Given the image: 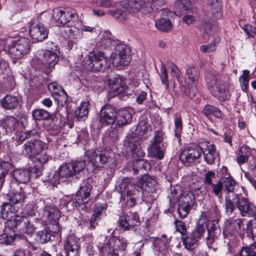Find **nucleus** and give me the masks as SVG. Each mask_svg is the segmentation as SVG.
<instances>
[{
	"instance_id": "obj_1",
	"label": "nucleus",
	"mask_w": 256,
	"mask_h": 256,
	"mask_svg": "<svg viewBox=\"0 0 256 256\" xmlns=\"http://www.w3.org/2000/svg\"><path fill=\"white\" fill-rule=\"evenodd\" d=\"M114 9L108 10L107 14L120 22L126 20V12L134 15L138 12L143 14L150 12L151 8L148 7L145 0H124L114 3Z\"/></svg>"
},
{
	"instance_id": "obj_2",
	"label": "nucleus",
	"mask_w": 256,
	"mask_h": 256,
	"mask_svg": "<svg viewBox=\"0 0 256 256\" xmlns=\"http://www.w3.org/2000/svg\"><path fill=\"white\" fill-rule=\"evenodd\" d=\"M118 42L113 40L109 31H105L101 40L97 44L98 47L103 48H110L116 44V50L111 55V60L115 66H126L130 62L131 58L128 52V49L123 44H117Z\"/></svg>"
},
{
	"instance_id": "obj_3",
	"label": "nucleus",
	"mask_w": 256,
	"mask_h": 256,
	"mask_svg": "<svg viewBox=\"0 0 256 256\" xmlns=\"http://www.w3.org/2000/svg\"><path fill=\"white\" fill-rule=\"evenodd\" d=\"M83 66L87 70L104 72L110 67V64L103 52L94 50L84 58Z\"/></svg>"
},
{
	"instance_id": "obj_4",
	"label": "nucleus",
	"mask_w": 256,
	"mask_h": 256,
	"mask_svg": "<svg viewBox=\"0 0 256 256\" xmlns=\"http://www.w3.org/2000/svg\"><path fill=\"white\" fill-rule=\"evenodd\" d=\"M119 187L121 192L125 193L122 196V202L129 208L134 206L136 203V199L142 194L140 186L132 184L130 178H124L122 180Z\"/></svg>"
},
{
	"instance_id": "obj_5",
	"label": "nucleus",
	"mask_w": 256,
	"mask_h": 256,
	"mask_svg": "<svg viewBox=\"0 0 256 256\" xmlns=\"http://www.w3.org/2000/svg\"><path fill=\"white\" fill-rule=\"evenodd\" d=\"M137 139L134 136L128 138L127 140L128 148L132 152L134 158L133 170L135 171L144 170H147L150 168V164L142 158L145 154L142 150Z\"/></svg>"
},
{
	"instance_id": "obj_6",
	"label": "nucleus",
	"mask_w": 256,
	"mask_h": 256,
	"mask_svg": "<svg viewBox=\"0 0 256 256\" xmlns=\"http://www.w3.org/2000/svg\"><path fill=\"white\" fill-rule=\"evenodd\" d=\"M206 81L209 88H213L216 86V90L213 94L220 100H226L230 96L229 90L226 87L225 84L220 82L218 83V78L216 74L212 72H207L206 74Z\"/></svg>"
},
{
	"instance_id": "obj_7",
	"label": "nucleus",
	"mask_w": 256,
	"mask_h": 256,
	"mask_svg": "<svg viewBox=\"0 0 256 256\" xmlns=\"http://www.w3.org/2000/svg\"><path fill=\"white\" fill-rule=\"evenodd\" d=\"M221 182L222 184V187H224V190L226 192L225 196L226 212L228 214H231L235 209V205L232 200L233 198L237 194L234 192L236 182L232 177L228 176L222 178Z\"/></svg>"
},
{
	"instance_id": "obj_8",
	"label": "nucleus",
	"mask_w": 256,
	"mask_h": 256,
	"mask_svg": "<svg viewBox=\"0 0 256 256\" xmlns=\"http://www.w3.org/2000/svg\"><path fill=\"white\" fill-rule=\"evenodd\" d=\"M114 155L112 150L106 148L96 150H89L86 152V156L89 161L96 167H100L111 161L114 158Z\"/></svg>"
},
{
	"instance_id": "obj_9",
	"label": "nucleus",
	"mask_w": 256,
	"mask_h": 256,
	"mask_svg": "<svg viewBox=\"0 0 256 256\" xmlns=\"http://www.w3.org/2000/svg\"><path fill=\"white\" fill-rule=\"evenodd\" d=\"M52 16L60 26L67 24L68 27L72 26L74 22L78 19L76 10L69 8L64 10L55 8Z\"/></svg>"
},
{
	"instance_id": "obj_10",
	"label": "nucleus",
	"mask_w": 256,
	"mask_h": 256,
	"mask_svg": "<svg viewBox=\"0 0 256 256\" xmlns=\"http://www.w3.org/2000/svg\"><path fill=\"white\" fill-rule=\"evenodd\" d=\"M86 162L84 160H74L62 164L58 168V175L60 178L68 179L76 176L84 170Z\"/></svg>"
},
{
	"instance_id": "obj_11",
	"label": "nucleus",
	"mask_w": 256,
	"mask_h": 256,
	"mask_svg": "<svg viewBox=\"0 0 256 256\" xmlns=\"http://www.w3.org/2000/svg\"><path fill=\"white\" fill-rule=\"evenodd\" d=\"M19 214L18 209L8 202H4L0 206V218L7 220L12 227L20 224L22 216Z\"/></svg>"
},
{
	"instance_id": "obj_12",
	"label": "nucleus",
	"mask_w": 256,
	"mask_h": 256,
	"mask_svg": "<svg viewBox=\"0 0 256 256\" xmlns=\"http://www.w3.org/2000/svg\"><path fill=\"white\" fill-rule=\"evenodd\" d=\"M46 48L47 49L43 54L42 64L50 72L54 68V66L59 60L58 56V46L52 42H48Z\"/></svg>"
},
{
	"instance_id": "obj_13",
	"label": "nucleus",
	"mask_w": 256,
	"mask_h": 256,
	"mask_svg": "<svg viewBox=\"0 0 256 256\" xmlns=\"http://www.w3.org/2000/svg\"><path fill=\"white\" fill-rule=\"evenodd\" d=\"M8 46L12 56L16 58H20L29 52L30 42L26 38H20L9 44Z\"/></svg>"
},
{
	"instance_id": "obj_14",
	"label": "nucleus",
	"mask_w": 256,
	"mask_h": 256,
	"mask_svg": "<svg viewBox=\"0 0 256 256\" xmlns=\"http://www.w3.org/2000/svg\"><path fill=\"white\" fill-rule=\"evenodd\" d=\"M233 202L243 216H254L256 214L255 206L241 194H236L233 198Z\"/></svg>"
},
{
	"instance_id": "obj_15",
	"label": "nucleus",
	"mask_w": 256,
	"mask_h": 256,
	"mask_svg": "<svg viewBox=\"0 0 256 256\" xmlns=\"http://www.w3.org/2000/svg\"><path fill=\"white\" fill-rule=\"evenodd\" d=\"M199 77V72L196 68L190 66L188 68L185 76V82L188 86H190V88H189L185 93L191 98L195 96L198 92L196 84Z\"/></svg>"
},
{
	"instance_id": "obj_16",
	"label": "nucleus",
	"mask_w": 256,
	"mask_h": 256,
	"mask_svg": "<svg viewBox=\"0 0 256 256\" xmlns=\"http://www.w3.org/2000/svg\"><path fill=\"white\" fill-rule=\"evenodd\" d=\"M117 113V110L114 106L110 104L104 105L101 108L98 118L101 126L113 124L116 120Z\"/></svg>"
},
{
	"instance_id": "obj_17",
	"label": "nucleus",
	"mask_w": 256,
	"mask_h": 256,
	"mask_svg": "<svg viewBox=\"0 0 256 256\" xmlns=\"http://www.w3.org/2000/svg\"><path fill=\"white\" fill-rule=\"evenodd\" d=\"M29 32L33 39L42 42L47 38L48 30L42 23L34 20L31 22Z\"/></svg>"
},
{
	"instance_id": "obj_18",
	"label": "nucleus",
	"mask_w": 256,
	"mask_h": 256,
	"mask_svg": "<svg viewBox=\"0 0 256 256\" xmlns=\"http://www.w3.org/2000/svg\"><path fill=\"white\" fill-rule=\"evenodd\" d=\"M44 146V143L40 140H30L23 145L22 153L28 157L36 156L42 152Z\"/></svg>"
},
{
	"instance_id": "obj_19",
	"label": "nucleus",
	"mask_w": 256,
	"mask_h": 256,
	"mask_svg": "<svg viewBox=\"0 0 256 256\" xmlns=\"http://www.w3.org/2000/svg\"><path fill=\"white\" fill-rule=\"evenodd\" d=\"M201 156V150L198 147H190L183 150L179 156L180 160L183 162L191 164Z\"/></svg>"
},
{
	"instance_id": "obj_20",
	"label": "nucleus",
	"mask_w": 256,
	"mask_h": 256,
	"mask_svg": "<svg viewBox=\"0 0 256 256\" xmlns=\"http://www.w3.org/2000/svg\"><path fill=\"white\" fill-rule=\"evenodd\" d=\"M162 140L161 132H157L154 136V140L148 148V154L152 157L162 159L164 157L163 150L160 148Z\"/></svg>"
},
{
	"instance_id": "obj_21",
	"label": "nucleus",
	"mask_w": 256,
	"mask_h": 256,
	"mask_svg": "<svg viewBox=\"0 0 256 256\" xmlns=\"http://www.w3.org/2000/svg\"><path fill=\"white\" fill-rule=\"evenodd\" d=\"M91 188L92 186L89 185H85L80 188L73 200L74 206L77 208L82 205H84L89 202Z\"/></svg>"
},
{
	"instance_id": "obj_22",
	"label": "nucleus",
	"mask_w": 256,
	"mask_h": 256,
	"mask_svg": "<svg viewBox=\"0 0 256 256\" xmlns=\"http://www.w3.org/2000/svg\"><path fill=\"white\" fill-rule=\"evenodd\" d=\"M25 214L28 216H22L20 224H22V230L28 234L34 232L36 227L32 223L30 218L34 215V211L31 209V206L28 205L25 208Z\"/></svg>"
},
{
	"instance_id": "obj_23",
	"label": "nucleus",
	"mask_w": 256,
	"mask_h": 256,
	"mask_svg": "<svg viewBox=\"0 0 256 256\" xmlns=\"http://www.w3.org/2000/svg\"><path fill=\"white\" fill-rule=\"evenodd\" d=\"M200 150L204 154L205 162L208 164H213L218 156L215 146L210 142H205L202 144Z\"/></svg>"
},
{
	"instance_id": "obj_24",
	"label": "nucleus",
	"mask_w": 256,
	"mask_h": 256,
	"mask_svg": "<svg viewBox=\"0 0 256 256\" xmlns=\"http://www.w3.org/2000/svg\"><path fill=\"white\" fill-rule=\"evenodd\" d=\"M139 218L136 214H132L128 216L123 214L120 216L118 220V224L120 226L126 230L132 228L136 223L139 222Z\"/></svg>"
},
{
	"instance_id": "obj_25",
	"label": "nucleus",
	"mask_w": 256,
	"mask_h": 256,
	"mask_svg": "<svg viewBox=\"0 0 256 256\" xmlns=\"http://www.w3.org/2000/svg\"><path fill=\"white\" fill-rule=\"evenodd\" d=\"M80 248L77 238L73 236H70L64 244L66 256H78Z\"/></svg>"
},
{
	"instance_id": "obj_26",
	"label": "nucleus",
	"mask_w": 256,
	"mask_h": 256,
	"mask_svg": "<svg viewBox=\"0 0 256 256\" xmlns=\"http://www.w3.org/2000/svg\"><path fill=\"white\" fill-rule=\"evenodd\" d=\"M156 181L154 178L148 175L144 176L138 182L136 186H140L142 189L148 192H152L155 190Z\"/></svg>"
},
{
	"instance_id": "obj_27",
	"label": "nucleus",
	"mask_w": 256,
	"mask_h": 256,
	"mask_svg": "<svg viewBox=\"0 0 256 256\" xmlns=\"http://www.w3.org/2000/svg\"><path fill=\"white\" fill-rule=\"evenodd\" d=\"M0 106L8 110H13L20 106V102L18 98L12 95L7 94L0 101Z\"/></svg>"
},
{
	"instance_id": "obj_28",
	"label": "nucleus",
	"mask_w": 256,
	"mask_h": 256,
	"mask_svg": "<svg viewBox=\"0 0 256 256\" xmlns=\"http://www.w3.org/2000/svg\"><path fill=\"white\" fill-rule=\"evenodd\" d=\"M98 248L102 256H118V254L115 250L110 238L104 242H100Z\"/></svg>"
},
{
	"instance_id": "obj_29",
	"label": "nucleus",
	"mask_w": 256,
	"mask_h": 256,
	"mask_svg": "<svg viewBox=\"0 0 256 256\" xmlns=\"http://www.w3.org/2000/svg\"><path fill=\"white\" fill-rule=\"evenodd\" d=\"M109 89L110 92L114 96L124 92V84L118 76L114 78L113 80H110Z\"/></svg>"
},
{
	"instance_id": "obj_30",
	"label": "nucleus",
	"mask_w": 256,
	"mask_h": 256,
	"mask_svg": "<svg viewBox=\"0 0 256 256\" xmlns=\"http://www.w3.org/2000/svg\"><path fill=\"white\" fill-rule=\"evenodd\" d=\"M152 131L150 125L146 122H141L140 124V132L138 133V136H137V133H134L131 134L130 136L126 138V145L128 146L127 140L128 138L134 136L137 141L138 142L140 145V142L142 141L144 139L146 138L148 134L150 132Z\"/></svg>"
},
{
	"instance_id": "obj_31",
	"label": "nucleus",
	"mask_w": 256,
	"mask_h": 256,
	"mask_svg": "<svg viewBox=\"0 0 256 256\" xmlns=\"http://www.w3.org/2000/svg\"><path fill=\"white\" fill-rule=\"evenodd\" d=\"M0 124L6 132H12L16 128L18 122L15 118L12 116H6L0 120Z\"/></svg>"
},
{
	"instance_id": "obj_32",
	"label": "nucleus",
	"mask_w": 256,
	"mask_h": 256,
	"mask_svg": "<svg viewBox=\"0 0 256 256\" xmlns=\"http://www.w3.org/2000/svg\"><path fill=\"white\" fill-rule=\"evenodd\" d=\"M243 226L242 219H229L225 222L226 230L229 232H238Z\"/></svg>"
},
{
	"instance_id": "obj_33",
	"label": "nucleus",
	"mask_w": 256,
	"mask_h": 256,
	"mask_svg": "<svg viewBox=\"0 0 256 256\" xmlns=\"http://www.w3.org/2000/svg\"><path fill=\"white\" fill-rule=\"evenodd\" d=\"M30 172L28 170L17 169L14 171L13 176L16 181L26 184L30 180Z\"/></svg>"
},
{
	"instance_id": "obj_34",
	"label": "nucleus",
	"mask_w": 256,
	"mask_h": 256,
	"mask_svg": "<svg viewBox=\"0 0 256 256\" xmlns=\"http://www.w3.org/2000/svg\"><path fill=\"white\" fill-rule=\"evenodd\" d=\"M182 240L185 248L190 251H193L195 248L198 240L192 232L188 234L186 236H183Z\"/></svg>"
},
{
	"instance_id": "obj_35",
	"label": "nucleus",
	"mask_w": 256,
	"mask_h": 256,
	"mask_svg": "<svg viewBox=\"0 0 256 256\" xmlns=\"http://www.w3.org/2000/svg\"><path fill=\"white\" fill-rule=\"evenodd\" d=\"M207 226V220L206 218L199 219L195 228L192 232L198 240L203 236Z\"/></svg>"
},
{
	"instance_id": "obj_36",
	"label": "nucleus",
	"mask_w": 256,
	"mask_h": 256,
	"mask_svg": "<svg viewBox=\"0 0 256 256\" xmlns=\"http://www.w3.org/2000/svg\"><path fill=\"white\" fill-rule=\"evenodd\" d=\"M44 216L47 218L50 222L58 220L60 216L59 210L52 206H46L44 212Z\"/></svg>"
},
{
	"instance_id": "obj_37",
	"label": "nucleus",
	"mask_w": 256,
	"mask_h": 256,
	"mask_svg": "<svg viewBox=\"0 0 256 256\" xmlns=\"http://www.w3.org/2000/svg\"><path fill=\"white\" fill-rule=\"evenodd\" d=\"M7 198L9 201L8 203L14 206L15 204L23 202L25 196L24 190H20V191L10 192L7 195Z\"/></svg>"
},
{
	"instance_id": "obj_38",
	"label": "nucleus",
	"mask_w": 256,
	"mask_h": 256,
	"mask_svg": "<svg viewBox=\"0 0 256 256\" xmlns=\"http://www.w3.org/2000/svg\"><path fill=\"white\" fill-rule=\"evenodd\" d=\"M208 4L211 8L212 14L216 18L222 16V3L220 0H208Z\"/></svg>"
},
{
	"instance_id": "obj_39",
	"label": "nucleus",
	"mask_w": 256,
	"mask_h": 256,
	"mask_svg": "<svg viewBox=\"0 0 256 256\" xmlns=\"http://www.w3.org/2000/svg\"><path fill=\"white\" fill-rule=\"evenodd\" d=\"M110 242H112V246L114 248L115 250L118 252L124 251L126 250L128 242L126 239L122 237H112L110 238Z\"/></svg>"
},
{
	"instance_id": "obj_40",
	"label": "nucleus",
	"mask_w": 256,
	"mask_h": 256,
	"mask_svg": "<svg viewBox=\"0 0 256 256\" xmlns=\"http://www.w3.org/2000/svg\"><path fill=\"white\" fill-rule=\"evenodd\" d=\"M202 114L206 116L212 114L216 118H220L222 115L221 110L219 108L210 104H207L204 107Z\"/></svg>"
},
{
	"instance_id": "obj_41",
	"label": "nucleus",
	"mask_w": 256,
	"mask_h": 256,
	"mask_svg": "<svg viewBox=\"0 0 256 256\" xmlns=\"http://www.w3.org/2000/svg\"><path fill=\"white\" fill-rule=\"evenodd\" d=\"M132 119V114L128 111H122L119 117L117 118L116 126L119 127L123 126L130 123Z\"/></svg>"
},
{
	"instance_id": "obj_42",
	"label": "nucleus",
	"mask_w": 256,
	"mask_h": 256,
	"mask_svg": "<svg viewBox=\"0 0 256 256\" xmlns=\"http://www.w3.org/2000/svg\"><path fill=\"white\" fill-rule=\"evenodd\" d=\"M155 25L159 30L162 32H168L172 29L171 21L166 18H162L156 20Z\"/></svg>"
},
{
	"instance_id": "obj_43",
	"label": "nucleus",
	"mask_w": 256,
	"mask_h": 256,
	"mask_svg": "<svg viewBox=\"0 0 256 256\" xmlns=\"http://www.w3.org/2000/svg\"><path fill=\"white\" fill-rule=\"evenodd\" d=\"M180 200V203L192 207L194 204V196L190 191L184 192H183Z\"/></svg>"
},
{
	"instance_id": "obj_44",
	"label": "nucleus",
	"mask_w": 256,
	"mask_h": 256,
	"mask_svg": "<svg viewBox=\"0 0 256 256\" xmlns=\"http://www.w3.org/2000/svg\"><path fill=\"white\" fill-rule=\"evenodd\" d=\"M88 102L87 101H84L81 103L80 106H78L75 111V116L78 118L80 119L85 116H86L88 110Z\"/></svg>"
},
{
	"instance_id": "obj_45",
	"label": "nucleus",
	"mask_w": 256,
	"mask_h": 256,
	"mask_svg": "<svg viewBox=\"0 0 256 256\" xmlns=\"http://www.w3.org/2000/svg\"><path fill=\"white\" fill-rule=\"evenodd\" d=\"M206 228L208 234H212L214 236L220 234V230L219 228L217 220L207 221Z\"/></svg>"
},
{
	"instance_id": "obj_46",
	"label": "nucleus",
	"mask_w": 256,
	"mask_h": 256,
	"mask_svg": "<svg viewBox=\"0 0 256 256\" xmlns=\"http://www.w3.org/2000/svg\"><path fill=\"white\" fill-rule=\"evenodd\" d=\"M170 190V196H169L170 201L172 202H175L178 200L183 193L180 186H171Z\"/></svg>"
},
{
	"instance_id": "obj_47",
	"label": "nucleus",
	"mask_w": 256,
	"mask_h": 256,
	"mask_svg": "<svg viewBox=\"0 0 256 256\" xmlns=\"http://www.w3.org/2000/svg\"><path fill=\"white\" fill-rule=\"evenodd\" d=\"M33 118L38 120H48L50 116V112L43 109H36L32 112Z\"/></svg>"
},
{
	"instance_id": "obj_48",
	"label": "nucleus",
	"mask_w": 256,
	"mask_h": 256,
	"mask_svg": "<svg viewBox=\"0 0 256 256\" xmlns=\"http://www.w3.org/2000/svg\"><path fill=\"white\" fill-rule=\"evenodd\" d=\"M36 136H38V133L35 130L20 132L18 134L16 140L18 142H22L27 138Z\"/></svg>"
},
{
	"instance_id": "obj_49",
	"label": "nucleus",
	"mask_w": 256,
	"mask_h": 256,
	"mask_svg": "<svg viewBox=\"0 0 256 256\" xmlns=\"http://www.w3.org/2000/svg\"><path fill=\"white\" fill-rule=\"evenodd\" d=\"M248 234L254 242H256V219L250 220L247 225Z\"/></svg>"
},
{
	"instance_id": "obj_50",
	"label": "nucleus",
	"mask_w": 256,
	"mask_h": 256,
	"mask_svg": "<svg viewBox=\"0 0 256 256\" xmlns=\"http://www.w3.org/2000/svg\"><path fill=\"white\" fill-rule=\"evenodd\" d=\"M48 90L56 94H60L59 93V91L62 93V96H64V99L66 100H67V94L66 92L64 91L63 88L58 86L56 83H50L49 84L48 86Z\"/></svg>"
},
{
	"instance_id": "obj_51",
	"label": "nucleus",
	"mask_w": 256,
	"mask_h": 256,
	"mask_svg": "<svg viewBox=\"0 0 256 256\" xmlns=\"http://www.w3.org/2000/svg\"><path fill=\"white\" fill-rule=\"evenodd\" d=\"M242 256H256V242L242 248Z\"/></svg>"
},
{
	"instance_id": "obj_52",
	"label": "nucleus",
	"mask_w": 256,
	"mask_h": 256,
	"mask_svg": "<svg viewBox=\"0 0 256 256\" xmlns=\"http://www.w3.org/2000/svg\"><path fill=\"white\" fill-rule=\"evenodd\" d=\"M250 72L248 70H244L242 72V74L239 78V81L240 83L242 89L243 90H246L249 82Z\"/></svg>"
},
{
	"instance_id": "obj_53",
	"label": "nucleus",
	"mask_w": 256,
	"mask_h": 256,
	"mask_svg": "<svg viewBox=\"0 0 256 256\" xmlns=\"http://www.w3.org/2000/svg\"><path fill=\"white\" fill-rule=\"evenodd\" d=\"M159 76L162 84L164 85L165 89L168 90L169 88V82L166 70L164 66H162L160 67Z\"/></svg>"
},
{
	"instance_id": "obj_54",
	"label": "nucleus",
	"mask_w": 256,
	"mask_h": 256,
	"mask_svg": "<svg viewBox=\"0 0 256 256\" xmlns=\"http://www.w3.org/2000/svg\"><path fill=\"white\" fill-rule=\"evenodd\" d=\"M192 206H188L185 204H182L180 202L178 206V212L179 216L181 218H186L189 214Z\"/></svg>"
},
{
	"instance_id": "obj_55",
	"label": "nucleus",
	"mask_w": 256,
	"mask_h": 256,
	"mask_svg": "<svg viewBox=\"0 0 256 256\" xmlns=\"http://www.w3.org/2000/svg\"><path fill=\"white\" fill-rule=\"evenodd\" d=\"M215 178V172L212 170H208L204 174L202 180L204 184L210 186L212 184V180Z\"/></svg>"
},
{
	"instance_id": "obj_56",
	"label": "nucleus",
	"mask_w": 256,
	"mask_h": 256,
	"mask_svg": "<svg viewBox=\"0 0 256 256\" xmlns=\"http://www.w3.org/2000/svg\"><path fill=\"white\" fill-rule=\"evenodd\" d=\"M14 236L4 232L0 234V244H10L14 240Z\"/></svg>"
},
{
	"instance_id": "obj_57",
	"label": "nucleus",
	"mask_w": 256,
	"mask_h": 256,
	"mask_svg": "<svg viewBox=\"0 0 256 256\" xmlns=\"http://www.w3.org/2000/svg\"><path fill=\"white\" fill-rule=\"evenodd\" d=\"M37 238L40 243H46L50 240V234L46 230L39 231L37 232Z\"/></svg>"
},
{
	"instance_id": "obj_58",
	"label": "nucleus",
	"mask_w": 256,
	"mask_h": 256,
	"mask_svg": "<svg viewBox=\"0 0 256 256\" xmlns=\"http://www.w3.org/2000/svg\"><path fill=\"white\" fill-rule=\"evenodd\" d=\"M210 186L212 192L219 198H221L222 196V191L223 188L221 180L218 181L216 184L212 183Z\"/></svg>"
},
{
	"instance_id": "obj_59",
	"label": "nucleus",
	"mask_w": 256,
	"mask_h": 256,
	"mask_svg": "<svg viewBox=\"0 0 256 256\" xmlns=\"http://www.w3.org/2000/svg\"><path fill=\"white\" fill-rule=\"evenodd\" d=\"M175 125V136L178 138H180V134L182 130V118L179 115H176L174 119Z\"/></svg>"
},
{
	"instance_id": "obj_60",
	"label": "nucleus",
	"mask_w": 256,
	"mask_h": 256,
	"mask_svg": "<svg viewBox=\"0 0 256 256\" xmlns=\"http://www.w3.org/2000/svg\"><path fill=\"white\" fill-rule=\"evenodd\" d=\"M170 240L166 238V236L163 235L159 242L158 250L160 252L165 253L168 248V244L170 243Z\"/></svg>"
},
{
	"instance_id": "obj_61",
	"label": "nucleus",
	"mask_w": 256,
	"mask_h": 256,
	"mask_svg": "<svg viewBox=\"0 0 256 256\" xmlns=\"http://www.w3.org/2000/svg\"><path fill=\"white\" fill-rule=\"evenodd\" d=\"M146 2L148 7L151 8L150 12H152L154 9H158V6H160L164 5L166 0H148Z\"/></svg>"
},
{
	"instance_id": "obj_62",
	"label": "nucleus",
	"mask_w": 256,
	"mask_h": 256,
	"mask_svg": "<svg viewBox=\"0 0 256 256\" xmlns=\"http://www.w3.org/2000/svg\"><path fill=\"white\" fill-rule=\"evenodd\" d=\"M106 208L107 206L106 204L97 203L94 204L93 212L101 218L102 214L105 212Z\"/></svg>"
},
{
	"instance_id": "obj_63",
	"label": "nucleus",
	"mask_w": 256,
	"mask_h": 256,
	"mask_svg": "<svg viewBox=\"0 0 256 256\" xmlns=\"http://www.w3.org/2000/svg\"><path fill=\"white\" fill-rule=\"evenodd\" d=\"M174 224L176 230L179 232L182 236L186 235V229L185 224L183 222L176 220L174 221Z\"/></svg>"
},
{
	"instance_id": "obj_64",
	"label": "nucleus",
	"mask_w": 256,
	"mask_h": 256,
	"mask_svg": "<svg viewBox=\"0 0 256 256\" xmlns=\"http://www.w3.org/2000/svg\"><path fill=\"white\" fill-rule=\"evenodd\" d=\"M194 0H180V2L182 5V8L186 10L194 12L196 10L193 7V2Z\"/></svg>"
}]
</instances>
